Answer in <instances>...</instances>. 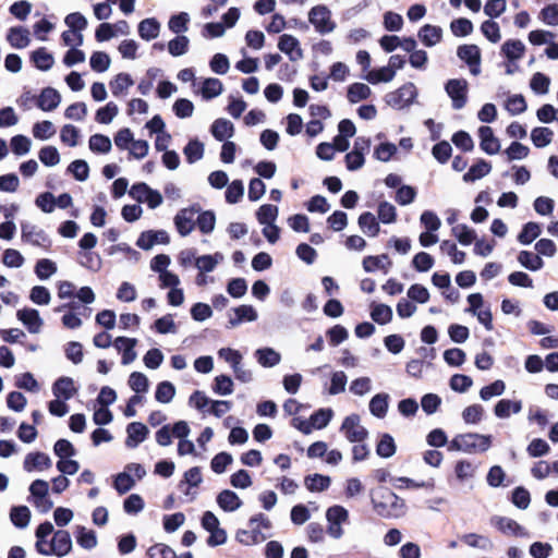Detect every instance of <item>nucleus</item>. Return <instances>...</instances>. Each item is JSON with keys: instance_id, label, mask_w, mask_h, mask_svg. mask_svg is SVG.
<instances>
[{"instance_id": "obj_1", "label": "nucleus", "mask_w": 558, "mask_h": 558, "mask_svg": "<svg viewBox=\"0 0 558 558\" xmlns=\"http://www.w3.org/2000/svg\"><path fill=\"white\" fill-rule=\"evenodd\" d=\"M375 511L384 518H400L405 514V502L389 488H379L372 498Z\"/></svg>"}, {"instance_id": "obj_2", "label": "nucleus", "mask_w": 558, "mask_h": 558, "mask_svg": "<svg viewBox=\"0 0 558 558\" xmlns=\"http://www.w3.org/2000/svg\"><path fill=\"white\" fill-rule=\"evenodd\" d=\"M492 446V436L477 433L457 435L450 442V448L465 453L485 452Z\"/></svg>"}, {"instance_id": "obj_3", "label": "nucleus", "mask_w": 558, "mask_h": 558, "mask_svg": "<svg viewBox=\"0 0 558 558\" xmlns=\"http://www.w3.org/2000/svg\"><path fill=\"white\" fill-rule=\"evenodd\" d=\"M308 22L320 35L330 34L337 27L336 22L331 17V11L324 4L315 5L308 11Z\"/></svg>"}, {"instance_id": "obj_4", "label": "nucleus", "mask_w": 558, "mask_h": 558, "mask_svg": "<svg viewBox=\"0 0 558 558\" xmlns=\"http://www.w3.org/2000/svg\"><path fill=\"white\" fill-rule=\"evenodd\" d=\"M417 96L416 87L413 83L409 82L402 85L395 92L388 93L385 96V101L388 106L395 109H403L410 106Z\"/></svg>"}, {"instance_id": "obj_5", "label": "nucleus", "mask_w": 558, "mask_h": 558, "mask_svg": "<svg viewBox=\"0 0 558 558\" xmlns=\"http://www.w3.org/2000/svg\"><path fill=\"white\" fill-rule=\"evenodd\" d=\"M21 240L24 243L41 247L45 251H49L51 246V240L48 234L31 222L21 223Z\"/></svg>"}, {"instance_id": "obj_6", "label": "nucleus", "mask_w": 558, "mask_h": 558, "mask_svg": "<svg viewBox=\"0 0 558 558\" xmlns=\"http://www.w3.org/2000/svg\"><path fill=\"white\" fill-rule=\"evenodd\" d=\"M445 90L451 99L452 108L461 110L468 102L469 84L464 78H451L445 84Z\"/></svg>"}, {"instance_id": "obj_7", "label": "nucleus", "mask_w": 558, "mask_h": 558, "mask_svg": "<svg viewBox=\"0 0 558 558\" xmlns=\"http://www.w3.org/2000/svg\"><path fill=\"white\" fill-rule=\"evenodd\" d=\"M129 195L138 203H146L150 209H155L162 204V195L144 182L133 184Z\"/></svg>"}, {"instance_id": "obj_8", "label": "nucleus", "mask_w": 558, "mask_h": 558, "mask_svg": "<svg viewBox=\"0 0 558 558\" xmlns=\"http://www.w3.org/2000/svg\"><path fill=\"white\" fill-rule=\"evenodd\" d=\"M201 211L199 206H191L179 210L174 217V226L180 235H189L195 228V216Z\"/></svg>"}, {"instance_id": "obj_9", "label": "nucleus", "mask_w": 558, "mask_h": 558, "mask_svg": "<svg viewBox=\"0 0 558 558\" xmlns=\"http://www.w3.org/2000/svg\"><path fill=\"white\" fill-rule=\"evenodd\" d=\"M341 430L350 442H363L368 436L367 429L360 424V416L356 414L344 418Z\"/></svg>"}, {"instance_id": "obj_10", "label": "nucleus", "mask_w": 558, "mask_h": 558, "mask_svg": "<svg viewBox=\"0 0 558 558\" xmlns=\"http://www.w3.org/2000/svg\"><path fill=\"white\" fill-rule=\"evenodd\" d=\"M490 524L506 535H514L520 537L527 536V532L523 526H521L513 519L507 517L494 515L490 519Z\"/></svg>"}, {"instance_id": "obj_11", "label": "nucleus", "mask_w": 558, "mask_h": 558, "mask_svg": "<svg viewBox=\"0 0 558 558\" xmlns=\"http://www.w3.org/2000/svg\"><path fill=\"white\" fill-rule=\"evenodd\" d=\"M278 48L281 52L286 53L292 62L299 61L303 58V50L300 46V41L292 35H281L279 37Z\"/></svg>"}, {"instance_id": "obj_12", "label": "nucleus", "mask_w": 558, "mask_h": 558, "mask_svg": "<svg viewBox=\"0 0 558 558\" xmlns=\"http://www.w3.org/2000/svg\"><path fill=\"white\" fill-rule=\"evenodd\" d=\"M51 555L64 557L72 550L71 535L65 530H58L53 533L50 542Z\"/></svg>"}, {"instance_id": "obj_13", "label": "nucleus", "mask_w": 558, "mask_h": 558, "mask_svg": "<svg viewBox=\"0 0 558 558\" xmlns=\"http://www.w3.org/2000/svg\"><path fill=\"white\" fill-rule=\"evenodd\" d=\"M17 319L27 328L31 333H38L41 330L44 320L35 308H23L16 313Z\"/></svg>"}, {"instance_id": "obj_14", "label": "nucleus", "mask_w": 558, "mask_h": 558, "mask_svg": "<svg viewBox=\"0 0 558 558\" xmlns=\"http://www.w3.org/2000/svg\"><path fill=\"white\" fill-rule=\"evenodd\" d=\"M480 146L487 155H496L500 150L499 140L494 135L490 126H481L478 129Z\"/></svg>"}, {"instance_id": "obj_15", "label": "nucleus", "mask_w": 558, "mask_h": 558, "mask_svg": "<svg viewBox=\"0 0 558 558\" xmlns=\"http://www.w3.org/2000/svg\"><path fill=\"white\" fill-rule=\"evenodd\" d=\"M234 316L229 317L228 326L236 327L244 322H255L258 318L256 310L252 305H240L233 310Z\"/></svg>"}, {"instance_id": "obj_16", "label": "nucleus", "mask_w": 558, "mask_h": 558, "mask_svg": "<svg viewBox=\"0 0 558 558\" xmlns=\"http://www.w3.org/2000/svg\"><path fill=\"white\" fill-rule=\"evenodd\" d=\"M76 392L77 389L75 388L74 380L71 377H60L52 385V393L56 398L70 400Z\"/></svg>"}, {"instance_id": "obj_17", "label": "nucleus", "mask_w": 558, "mask_h": 558, "mask_svg": "<svg viewBox=\"0 0 558 558\" xmlns=\"http://www.w3.org/2000/svg\"><path fill=\"white\" fill-rule=\"evenodd\" d=\"M126 433V447L135 448L146 439L148 435V428L143 423L133 422L128 425Z\"/></svg>"}, {"instance_id": "obj_18", "label": "nucleus", "mask_w": 558, "mask_h": 558, "mask_svg": "<svg viewBox=\"0 0 558 558\" xmlns=\"http://www.w3.org/2000/svg\"><path fill=\"white\" fill-rule=\"evenodd\" d=\"M61 102V95L52 87H46L41 90L38 99L37 107L43 111H52Z\"/></svg>"}, {"instance_id": "obj_19", "label": "nucleus", "mask_w": 558, "mask_h": 558, "mask_svg": "<svg viewBox=\"0 0 558 558\" xmlns=\"http://www.w3.org/2000/svg\"><path fill=\"white\" fill-rule=\"evenodd\" d=\"M420 40L426 47H434L442 39V29L440 26L425 24L417 34Z\"/></svg>"}, {"instance_id": "obj_20", "label": "nucleus", "mask_w": 558, "mask_h": 558, "mask_svg": "<svg viewBox=\"0 0 558 558\" xmlns=\"http://www.w3.org/2000/svg\"><path fill=\"white\" fill-rule=\"evenodd\" d=\"M23 466L27 472H32L34 470L43 471L51 466V460L44 452L28 453L25 457Z\"/></svg>"}, {"instance_id": "obj_21", "label": "nucleus", "mask_w": 558, "mask_h": 558, "mask_svg": "<svg viewBox=\"0 0 558 558\" xmlns=\"http://www.w3.org/2000/svg\"><path fill=\"white\" fill-rule=\"evenodd\" d=\"M522 410V401L520 400H509V399H501L499 400L495 408H494V414L498 418H508L511 414H518Z\"/></svg>"}, {"instance_id": "obj_22", "label": "nucleus", "mask_w": 558, "mask_h": 558, "mask_svg": "<svg viewBox=\"0 0 558 558\" xmlns=\"http://www.w3.org/2000/svg\"><path fill=\"white\" fill-rule=\"evenodd\" d=\"M7 40L13 48H26L31 43L29 32L27 28L22 26L11 27L8 32Z\"/></svg>"}, {"instance_id": "obj_23", "label": "nucleus", "mask_w": 558, "mask_h": 558, "mask_svg": "<svg viewBox=\"0 0 558 558\" xmlns=\"http://www.w3.org/2000/svg\"><path fill=\"white\" fill-rule=\"evenodd\" d=\"M461 541L472 548L483 551H492L495 548L494 542L485 535L469 533L461 536Z\"/></svg>"}, {"instance_id": "obj_24", "label": "nucleus", "mask_w": 558, "mask_h": 558, "mask_svg": "<svg viewBox=\"0 0 558 558\" xmlns=\"http://www.w3.org/2000/svg\"><path fill=\"white\" fill-rule=\"evenodd\" d=\"M217 504L222 510L232 512L242 506V500L234 492L225 489L217 496Z\"/></svg>"}, {"instance_id": "obj_25", "label": "nucleus", "mask_w": 558, "mask_h": 558, "mask_svg": "<svg viewBox=\"0 0 558 558\" xmlns=\"http://www.w3.org/2000/svg\"><path fill=\"white\" fill-rule=\"evenodd\" d=\"M235 538L239 543L251 546L264 542L268 536L263 534L258 526L252 525L251 530H239Z\"/></svg>"}, {"instance_id": "obj_26", "label": "nucleus", "mask_w": 558, "mask_h": 558, "mask_svg": "<svg viewBox=\"0 0 558 558\" xmlns=\"http://www.w3.org/2000/svg\"><path fill=\"white\" fill-rule=\"evenodd\" d=\"M357 223L362 232L367 236H377L380 231L376 217L369 211L361 214Z\"/></svg>"}, {"instance_id": "obj_27", "label": "nucleus", "mask_w": 558, "mask_h": 558, "mask_svg": "<svg viewBox=\"0 0 558 558\" xmlns=\"http://www.w3.org/2000/svg\"><path fill=\"white\" fill-rule=\"evenodd\" d=\"M160 32V23L154 19H145L138 24V35L144 40H151L158 37Z\"/></svg>"}, {"instance_id": "obj_28", "label": "nucleus", "mask_w": 558, "mask_h": 558, "mask_svg": "<svg viewBox=\"0 0 558 558\" xmlns=\"http://www.w3.org/2000/svg\"><path fill=\"white\" fill-rule=\"evenodd\" d=\"M255 357L263 367H274L281 361V355L272 348H262L255 351Z\"/></svg>"}, {"instance_id": "obj_29", "label": "nucleus", "mask_w": 558, "mask_h": 558, "mask_svg": "<svg viewBox=\"0 0 558 558\" xmlns=\"http://www.w3.org/2000/svg\"><path fill=\"white\" fill-rule=\"evenodd\" d=\"M525 51L524 44L519 39H509L501 46V52L509 61H515L523 57Z\"/></svg>"}, {"instance_id": "obj_30", "label": "nucleus", "mask_w": 558, "mask_h": 558, "mask_svg": "<svg viewBox=\"0 0 558 558\" xmlns=\"http://www.w3.org/2000/svg\"><path fill=\"white\" fill-rule=\"evenodd\" d=\"M388 405L389 395L385 392L377 393L369 401V411L374 416L383 418L387 414Z\"/></svg>"}, {"instance_id": "obj_31", "label": "nucleus", "mask_w": 558, "mask_h": 558, "mask_svg": "<svg viewBox=\"0 0 558 558\" xmlns=\"http://www.w3.org/2000/svg\"><path fill=\"white\" fill-rule=\"evenodd\" d=\"M233 131V124L227 119H217L211 125V134L219 142L231 137Z\"/></svg>"}, {"instance_id": "obj_32", "label": "nucleus", "mask_w": 558, "mask_h": 558, "mask_svg": "<svg viewBox=\"0 0 558 558\" xmlns=\"http://www.w3.org/2000/svg\"><path fill=\"white\" fill-rule=\"evenodd\" d=\"M518 262L531 271H537L544 267V260L541 256L529 251H521L518 255Z\"/></svg>"}, {"instance_id": "obj_33", "label": "nucleus", "mask_w": 558, "mask_h": 558, "mask_svg": "<svg viewBox=\"0 0 558 558\" xmlns=\"http://www.w3.org/2000/svg\"><path fill=\"white\" fill-rule=\"evenodd\" d=\"M490 163L481 159L475 165H473L468 172L464 173L463 180L465 182H474L487 175L490 172Z\"/></svg>"}, {"instance_id": "obj_34", "label": "nucleus", "mask_w": 558, "mask_h": 558, "mask_svg": "<svg viewBox=\"0 0 558 558\" xmlns=\"http://www.w3.org/2000/svg\"><path fill=\"white\" fill-rule=\"evenodd\" d=\"M11 522L19 529H25L31 521V511L26 506H15L10 511Z\"/></svg>"}, {"instance_id": "obj_35", "label": "nucleus", "mask_w": 558, "mask_h": 558, "mask_svg": "<svg viewBox=\"0 0 558 558\" xmlns=\"http://www.w3.org/2000/svg\"><path fill=\"white\" fill-rule=\"evenodd\" d=\"M76 541L77 544L87 550L97 546V536L93 530H87L85 526H76Z\"/></svg>"}, {"instance_id": "obj_36", "label": "nucleus", "mask_w": 558, "mask_h": 558, "mask_svg": "<svg viewBox=\"0 0 558 558\" xmlns=\"http://www.w3.org/2000/svg\"><path fill=\"white\" fill-rule=\"evenodd\" d=\"M32 61L35 66L40 71H48L53 66L54 59L46 48H39L32 53Z\"/></svg>"}, {"instance_id": "obj_37", "label": "nucleus", "mask_w": 558, "mask_h": 558, "mask_svg": "<svg viewBox=\"0 0 558 558\" xmlns=\"http://www.w3.org/2000/svg\"><path fill=\"white\" fill-rule=\"evenodd\" d=\"M390 260L388 255L381 254L379 256H366L363 259V268L366 272H373L376 269H383L385 272L388 270V266H390Z\"/></svg>"}, {"instance_id": "obj_38", "label": "nucleus", "mask_w": 558, "mask_h": 558, "mask_svg": "<svg viewBox=\"0 0 558 558\" xmlns=\"http://www.w3.org/2000/svg\"><path fill=\"white\" fill-rule=\"evenodd\" d=\"M88 147L95 154H108L112 148V143L106 135L94 134L89 137Z\"/></svg>"}, {"instance_id": "obj_39", "label": "nucleus", "mask_w": 558, "mask_h": 558, "mask_svg": "<svg viewBox=\"0 0 558 558\" xmlns=\"http://www.w3.org/2000/svg\"><path fill=\"white\" fill-rule=\"evenodd\" d=\"M554 132L549 128L538 126L531 132V140L537 148L549 145L553 141Z\"/></svg>"}, {"instance_id": "obj_40", "label": "nucleus", "mask_w": 558, "mask_h": 558, "mask_svg": "<svg viewBox=\"0 0 558 558\" xmlns=\"http://www.w3.org/2000/svg\"><path fill=\"white\" fill-rule=\"evenodd\" d=\"M372 94L368 85L364 83H354L348 88V100L351 104H356L361 100L367 99Z\"/></svg>"}, {"instance_id": "obj_41", "label": "nucleus", "mask_w": 558, "mask_h": 558, "mask_svg": "<svg viewBox=\"0 0 558 558\" xmlns=\"http://www.w3.org/2000/svg\"><path fill=\"white\" fill-rule=\"evenodd\" d=\"M395 70L391 68L383 66L378 70H372L365 75V80L371 84H378L380 82H391L395 77Z\"/></svg>"}, {"instance_id": "obj_42", "label": "nucleus", "mask_w": 558, "mask_h": 558, "mask_svg": "<svg viewBox=\"0 0 558 558\" xmlns=\"http://www.w3.org/2000/svg\"><path fill=\"white\" fill-rule=\"evenodd\" d=\"M223 90V85L220 80L215 77L206 78L202 86V96L204 99H211L219 96Z\"/></svg>"}, {"instance_id": "obj_43", "label": "nucleus", "mask_w": 558, "mask_h": 558, "mask_svg": "<svg viewBox=\"0 0 558 558\" xmlns=\"http://www.w3.org/2000/svg\"><path fill=\"white\" fill-rule=\"evenodd\" d=\"M222 259L223 256L220 253H215L214 255H203L196 258L195 266L203 272H210Z\"/></svg>"}, {"instance_id": "obj_44", "label": "nucleus", "mask_w": 558, "mask_h": 558, "mask_svg": "<svg viewBox=\"0 0 558 558\" xmlns=\"http://www.w3.org/2000/svg\"><path fill=\"white\" fill-rule=\"evenodd\" d=\"M133 80L126 73L118 74L113 81L110 82V89L113 96H120L124 94L132 85Z\"/></svg>"}, {"instance_id": "obj_45", "label": "nucleus", "mask_w": 558, "mask_h": 558, "mask_svg": "<svg viewBox=\"0 0 558 558\" xmlns=\"http://www.w3.org/2000/svg\"><path fill=\"white\" fill-rule=\"evenodd\" d=\"M541 226L537 222H527L519 233L518 241L523 245L531 244L541 234Z\"/></svg>"}, {"instance_id": "obj_46", "label": "nucleus", "mask_w": 558, "mask_h": 558, "mask_svg": "<svg viewBox=\"0 0 558 558\" xmlns=\"http://www.w3.org/2000/svg\"><path fill=\"white\" fill-rule=\"evenodd\" d=\"M57 270V264L48 258H41L35 265V274L40 280L49 279Z\"/></svg>"}, {"instance_id": "obj_47", "label": "nucleus", "mask_w": 558, "mask_h": 558, "mask_svg": "<svg viewBox=\"0 0 558 558\" xmlns=\"http://www.w3.org/2000/svg\"><path fill=\"white\" fill-rule=\"evenodd\" d=\"M184 156L189 163L201 160L204 156V145L197 140L190 141L183 149Z\"/></svg>"}, {"instance_id": "obj_48", "label": "nucleus", "mask_w": 558, "mask_h": 558, "mask_svg": "<svg viewBox=\"0 0 558 558\" xmlns=\"http://www.w3.org/2000/svg\"><path fill=\"white\" fill-rule=\"evenodd\" d=\"M304 484L311 492H323L329 487L330 477L320 474H313L305 477Z\"/></svg>"}, {"instance_id": "obj_49", "label": "nucleus", "mask_w": 558, "mask_h": 558, "mask_svg": "<svg viewBox=\"0 0 558 558\" xmlns=\"http://www.w3.org/2000/svg\"><path fill=\"white\" fill-rule=\"evenodd\" d=\"M457 56L466 64L476 63L481 59V50L476 45H462L458 47Z\"/></svg>"}, {"instance_id": "obj_50", "label": "nucleus", "mask_w": 558, "mask_h": 558, "mask_svg": "<svg viewBox=\"0 0 558 558\" xmlns=\"http://www.w3.org/2000/svg\"><path fill=\"white\" fill-rule=\"evenodd\" d=\"M278 207L270 204L262 205L257 213L256 218L260 225H272L278 216Z\"/></svg>"}, {"instance_id": "obj_51", "label": "nucleus", "mask_w": 558, "mask_h": 558, "mask_svg": "<svg viewBox=\"0 0 558 558\" xmlns=\"http://www.w3.org/2000/svg\"><path fill=\"white\" fill-rule=\"evenodd\" d=\"M505 390H506L505 383L500 379H497L494 383H492L490 385H487L480 390V398L483 401H488L494 397L501 396L505 392Z\"/></svg>"}, {"instance_id": "obj_52", "label": "nucleus", "mask_w": 558, "mask_h": 558, "mask_svg": "<svg viewBox=\"0 0 558 558\" xmlns=\"http://www.w3.org/2000/svg\"><path fill=\"white\" fill-rule=\"evenodd\" d=\"M376 453L381 458H390L396 453V444L389 434H384L376 447Z\"/></svg>"}, {"instance_id": "obj_53", "label": "nucleus", "mask_w": 558, "mask_h": 558, "mask_svg": "<svg viewBox=\"0 0 558 558\" xmlns=\"http://www.w3.org/2000/svg\"><path fill=\"white\" fill-rule=\"evenodd\" d=\"M451 231L462 245H470L476 238L475 231L466 225H456Z\"/></svg>"}, {"instance_id": "obj_54", "label": "nucleus", "mask_w": 558, "mask_h": 558, "mask_svg": "<svg viewBox=\"0 0 558 558\" xmlns=\"http://www.w3.org/2000/svg\"><path fill=\"white\" fill-rule=\"evenodd\" d=\"M56 133L54 125L52 122L45 120L41 122H37L33 126V135L35 138L40 141H46L52 137Z\"/></svg>"}, {"instance_id": "obj_55", "label": "nucleus", "mask_w": 558, "mask_h": 558, "mask_svg": "<svg viewBox=\"0 0 558 558\" xmlns=\"http://www.w3.org/2000/svg\"><path fill=\"white\" fill-rule=\"evenodd\" d=\"M119 113V108L114 102H108L96 112V121L102 124H109Z\"/></svg>"}, {"instance_id": "obj_56", "label": "nucleus", "mask_w": 558, "mask_h": 558, "mask_svg": "<svg viewBox=\"0 0 558 558\" xmlns=\"http://www.w3.org/2000/svg\"><path fill=\"white\" fill-rule=\"evenodd\" d=\"M175 395V388L170 381H161L158 384L155 398L160 403H169Z\"/></svg>"}, {"instance_id": "obj_57", "label": "nucleus", "mask_w": 558, "mask_h": 558, "mask_svg": "<svg viewBox=\"0 0 558 558\" xmlns=\"http://www.w3.org/2000/svg\"><path fill=\"white\" fill-rule=\"evenodd\" d=\"M196 218V225L202 233H210L215 229L216 217L213 211L198 213Z\"/></svg>"}, {"instance_id": "obj_58", "label": "nucleus", "mask_w": 558, "mask_h": 558, "mask_svg": "<svg viewBox=\"0 0 558 558\" xmlns=\"http://www.w3.org/2000/svg\"><path fill=\"white\" fill-rule=\"evenodd\" d=\"M333 416L331 409H319L311 415V424L313 428L322 429L325 428Z\"/></svg>"}, {"instance_id": "obj_59", "label": "nucleus", "mask_w": 558, "mask_h": 558, "mask_svg": "<svg viewBox=\"0 0 558 558\" xmlns=\"http://www.w3.org/2000/svg\"><path fill=\"white\" fill-rule=\"evenodd\" d=\"M377 215L379 221L386 225L393 223L397 219L396 207L388 202H380L378 204Z\"/></svg>"}, {"instance_id": "obj_60", "label": "nucleus", "mask_w": 558, "mask_h": 558, "mask_svg": "<svg viewBox=\"0 0 558 558\" xmlns=\"http://www.w3.org/2000/svg\"><path fill=\"white\" fill-rule=\"evenodd\" d=\"M348 377L342 371L333 372L330 379L328 393L331 396L339 395L345 390Z\"/></svg>"}, {"instance_id": "obj_61", "label": "nucleus", "mask_w": 558, "mask_h": 558, "mask_svg": "<svg viewBox=\"0 0 558 558\" xmlns=\"http://www.w3.org/2000/svg\"><path fill=\"white\" fill-rule=\"evenodd\" d=\"M450 29L457 37H465L473 32V24L465 17H459L450 23Z\"/></svg>"}, {"instance_id": "obj_62", "label": "nucleus", "mask_w": 558, "mask_h": 558, "mask_svg": "<svg viewBox=\"0 0 558 558\" xmlns=\"http://www.w3.org/2000/svg\"><path fill=\"white\" fill-rule=\"evenodd\" d=\"M550 80L543 73H535L530 82L531 89L539 95H545L549 90Z\"/></svg>"}, {"instance_id": "obj_63", "label": "nucleus", "mask_w": 558, "mask_h": 558, "mask_svg": "<svg viewBox=\"0 0 558 558\" xmlns=\"http://www.w3.org/2000/svg\"><path fill=\"white\" fill-rule=\"evenodd\" d=\"M39 160L47 167H53L60 162V155L54 146H45L39 150Z\"/></svg>"}, {"instance_id": "obj_64", "label": "nucleus", "mask_w": 558, "mask_h": 558, "mask_svg": "<svg viewBox=\"0 0 558 558\" xmlns=\"http://www.w3.org/2000/svg\"><path fill=\"white\" fill-rule=\"evenodd\" d=\"M68 171L73 174L77 181H86L89 175V167L85 160L77 159L70 163Z\"/></svg>"}]
</instances>
